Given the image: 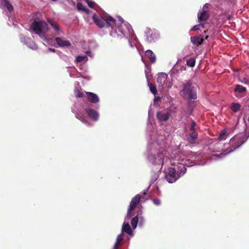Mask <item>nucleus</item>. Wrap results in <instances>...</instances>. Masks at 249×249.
Segmentation results:
<instances>
[{
  "mask_svg": "<svg viewBox=\"0 0 249 249\" xmlns=\"http://www.w3.org/2000/svg\"><path fill=\"white\" fill-rule=\"evenodd\" d=\"M92 19L94 23L100 28H110V35L118 38L126 37L128 39L129 45L131 47L135 46L132 44V41L135 40L137 41V38L134 35L133 31L130 25L127 22H124L123 19L120 16L116 19L113 18L109 16H105L103 17L96 14H94Z\"/></svg>",
  "mask_w": 249,
  "mask_h": 249,
  "instance_id": "f257e3e1",
  "label": "nucleus"
},
{
  "mask_svg": "<svg viewBox=\"0 0 249 249\" xmlns=\"http://www.w3.org/2000/svg\"><path fill=\"white\" fill-rule=\"evenodd\" d=\"M170 157L171 164L174 167L166 170L165 172V178L169 183H172L184 175L186 172V167L190 165L189 164V160L182 158L180 154L175 156L174 158L171 155Z\"/></svg>",
  "mask_w": 249,
  "mask_h": 249,
  "instance_id": "f03ea898",
  "label": "nucleus"
},
{
  "mask_svg": "<svg viewBox=\"0 0 249 249\" xmlns=\"http://www.w3.org/2000/svg\"><path fill=\"white\" fill-rule=\"evenodd\" d=\"M162 143H159L157 141L148 142L147 147L146 158L150 163L157 165V168L161 169L162 165L168 160V157L163 153Z\"/></svg>",
  "mask_w": 249,
  "mask_h": 249,
  "instance_id": "7ed1b4c3",
  "label": "nucleus"
},
{
  "mask_svg": "<svg viewBox=\"0 0 249 249\" xmlns=\"http://www.w3.org/2000/svg\"><path fill=\"white\" fill-rule=\"evenodd\" d=\"M48 22L54 31V33L52 34L49 31L48 24L44 21L35 20L31 26V30L33 32L39 36L43 40L47 41V42H49L50 40V39H48V37L60 35L63 33L62 30L56 22L53 20H49Z\"/></svg>",
  "mask_w": 249,
  "mask_h": 249,
  "instance_id": "20e7f679",
  "label": "nucleus"
},
{
  "mask_svg": "<svg viewBox=\"0 0 249 249\" xmlns=\"http://www.w3.org/2000/svg\"><path fill=\"white\" fill-rule=\"evenodd\" d=\"M247 139H245V135L241 133L236 135L231 138L229 142L225 143L221 149L222 153L220 154L213 155L212 160H217L224 157L228 154L232 152L239 147Z\"/></svg>",
  "mask_w": 249,
  "mask_h": 249,
  "instance_id": "39448f33",
  "label": "nucleus"
},
{
  "mask_svg": "<svg viewBox=\"0 0 249 249\" xmlns=\"http://www.w3.org/2000/svg\"><path fill=\"white\" fill-rule=\"evenodd\" d=\"M157 83L160 90H162L166 88L168 89L171 88L172 82L168 80V75L164 72L159 73L157 75Z\"/></svg>",
  "mask_w": 249,
  "mask_h": 249,
  "instance_id": "423d86ee",
  "label": "nucleus"
},
{
  "mask_svg": "<svg viewBox=\"0 0 249 249\" xmlns=\"http://www.w3.org/2000/svg\"><path fill=\"white\" fill-rule=\"evenodd\" d=\"M181 92L184 98L189 99L196 98V89L195 87H192L189 82H187L183 85Z\"/></svg>",
  "mask_w": 249,
  "mask_h": 249,
  "instance_id": "0eeeda50",
  "label": "nucleus"
},
{
  "mask_svg": "<svg viewBox=\"0 0 249 249\" xmlns=\"http://www.w3.org/2000/svg\"><path fill=\"white\" fill-rule=\"evenodd\" d=\"M140 198L141 196L138 194L132 199L129 205V207L128 209L126 218L130 219L133 215L132 214V211L134 210L137 205L140 202Z\"/></svg>",
  "mask_w": 249,
  "mask_h": 249,
  "instance_id": "6e6552de",
  "label": "nucleus"
},
{
  "mask_svg": "<svg viewBox=\"0 0 249 249\" xmlns=\"http://www.w3.org/2000/svg\"><path fill=\"white\" fill-rule=\"evenodd\" d=\"M146 40L149 42H155L159 38V34L156 31L146 28L145 31Z\"/></svg>",
  "mask_w": 249,
  "mask_h": 249,
  "instance_id": "1a4fd4ad",
  "label": "nucleus"
},
{
  "mask_svg": "<svg viewBox=\"0 0 249 249\" xmlns=\"http://www.w3.org/2000/svg\"><path fill=\"white\" fill-rule=\"evenodd\" d=\"M210 5L206 3L203 7V8L198 13L197 18L199 22L205 21L209 18V14L206 10Z\"/></svg>",
  "mask_w": 249,
  "mask_h": 249,
  "instance_id": "9d476101",
  "label": "nucleus"
},
{
  "mask_svg": "<svg viewBox=\"0 0 249 249\" xmlns=\"http://www.w3.org/2000/svg\"><path fill=\"white\" fill-rule=\"evenodd\" d=\"M20 41L26 44L29 48L35 50L37 49L36 44L32 41L30 39L26 37L24 35H21L20 36Z\"/></svg>",
  "mask_w": 249,
  "mask_h": 249,
  "instance_id": "9b49d317",
  "label": "nucleus"
},
{
  "mask_svg": "<svg viewBox=\"0 0 249 249\" xmlns=\"http://www.w3.org/2000/svg\"><path fill=\"white\" fill-rule=\"evenodd\" d=\"M171 115L168 110H160L157 113V118L160 122L166 121Z\"/></svg>",
  "mask_w": 249,
  "mask_h": 249,
  "instance_id": "f8f14e48",
  "label": "nucleus"
},
{
  "mask_svg": "<svg viewBox=\"0 0 249 249\" xmlns=\"http://www.w3.org/2000/svg\"><path fill=\"white\" fill-rule=\"evenodd\" d=\"M0 8L9 12L13 10V6L7 0H0Z\"/></svg>",
  "mask_w": 249,
  "mask_h": 249,
  "instance_id": "ddd939ff",
  "label": "nucleus"
},
{
  "mask_svg": "<svg viewBox=\"0 0 249 249\" xmlns=\"http://www.w3.org/2000/svg\"><path fill=\"white\" fill-rule=\"evenodd\" d=\"M235 96L237 97H241L244 96L246 92V89L241 85H236L234 89Z\"/></svg>",
  "mask_w": 249,
  "mask_h": 249,
  "instance_id": "4468645a",
  "label": "nucleus"
},
{
  "mask_svg": "<svg viewBox=\"0 0 249 249\" xmlns=\"http://www.w3.org/2000/svg\"><path fill=\"white\" fill-rule=\"evenodd\" d=\"M129 219L126 218V217H125L124 223L122 226V233L124 232L129 235H132V231L129 224Z\"/></svg>",
  "mask_w": 249,
  "mask_h": 249,
  "instance_id": "2eb2a0df",
  "label": "nucleus"
},
{
  "mask_svg": "<svg viewBox=\"0 0 249 249\" xmlns=\"http://www.w3.org/2000/svg\"><path fill=\"white\" fill-rule=\"evenodd\" d=\"M86 55H78L76 58V62H86L88 60V56L92 57V55L91 53L89 51H87L85 52Z\"/></svg>",
  "mask_w": 249,
  "mask_h": 249,
  "instance_id": "dca6fc26",
  "label": "nucleus"
},
{
  "mask_svg": "<svg viewBox=\"0 0 249 249\" xmlns=\"http://www.w3.org/2000/svg\"><path fill=\"white\" fill-rule=\"evenodd\" d=\"M86 94L88 99L90 102L96 104L99 101V98L97 94L90 92H86Z\"/></svg>",
  "mask_w": 249,
  "mask_h": 249,
  "instance_id": "f3484780",
  "label": "nucleus"
},
{
  "mask_svg": "<svg viewBox=\"0 0 249 249\" xmlns=\"http://www.w3.org/2000/svg\"><path fill=\"white\" fill-rule=\"evenodd\" d=\"M55 40L57 45L59 47H68L71 45V43L69 41L63 39L62 38L56 37Z\"/></svg>",
  "mask_w": 249,
  "mask_h": 249,
  "instance_id": "a211bd4d",
  "label": "nucleus"
},
{
  "mask_svg": "<svg viewBox=\"0 0 249 249\" xmlns=\"http://www.w3.org/2000/svg\"><path fill=\"white\" fill-rule=\"evenodd\" d=\"M86 112L88 116L94 121H96L98 120L99 115L98 112L96 111L91 109H88L86 110Z\"/></svg>",
  "mask_w": 249,
  "mask_h": 249,
  "instance_id": "6ab92c4d",
  "label": "nucleus"
},
{
  "mask_svg": "<svg viewBox=\"0 0 249 249\" xmlns=\"http://www.w3.org/2000/svg\"><path fill=\"white\" fill-rule=\"evenodd\" d=\"M124 240L123 233L119 235L117 238L116 241L114 245L113 249H120Z\"/></svg>",
  "mask_w": 249,
  "mask_h": 249,
  "instance_id": "aec40b11",
  "label": "nucleus"
},
{
  "mask_svg": "<svg viewBox=\"0 0 249 249\" xmlns=\"http://www.w3.org/2000/svg\"><path fill=\"white\" fill-rule=\"evenodd\" d=\"M203 41L204 39L201 36H192L191 37V41L194 45H200Z\"/></svg>",
  "mask_w": 249,
  "mask_h": 249,
  "instance_id": "412c9836",
  "label": "nucleus"
},
{
  "mask_svg": "<svg viewBox=\"0 0 249 249\" xmlns=\"http://www.w3.org/2000/svg\"><path fill=\"white\" fill-rule=\"evenodd\" d=\"M145 56L149 59L151 63H154L156 61V56L153 52L148 50L145 52Z\"/></svg>",
  "mask_w": 249,
  "mask_h": 249,
  "instance_id": "4be33fe9",
  "label": "nucleus"
},
{
  "mask_svg": "<svg viewBox=\"0 0 249 249\" xmlns=\"http://www.w3.org/2000/svg\"><path fill=\"white\" fill-rule=\"evenodd\" d=\"M241 105L237 103H232L231 105V109L233 112H237L240 110Z\"/></svg>",
  "mask_w": 249,
  "mask_h": 249,
  "instance_id": "5701e85b",
  "label": "nucleus"
},
{
  "mask_svg": "<svg viewBox=\"0 0 249 249\" xmlns=\"http://www.w3.org/2000/svg\"><path fill=\"white\" fill-rule=\"evenodd\" d=\"M77 8L79 11L85 12L87 15L89 14V10L81 3H78L77 4Z\"/></svg>",
  "mask_w": 249,
  "mask_h": 249,
  "instance_id": "b1692460",
  "label": "nucleus"
},
{
  "mask_svg": "<svg viewBox=\"0 0 249 249\" xmlns=\"http://www.w3.org/2000/svg\"><path fill=\"white\" fill-rule=\"evenodd\" d=\"M229 135V133L228 132V130L227 129H224L219 134V140H225L228 137Z\"/></svg>",
  "mask_w": 249,
  "mask_h": 249,
  "instance_id": "393cba45",
  "label": "nucleus"
},
{
  "mask_svg": "<svg viewBox=\"0 0 249 249\" xmlns=\"http://www.w3.org/2000/svg\"><path fill=\"white\" fill-rule=\"evenodd\" d=\"M138 220L139 219L138 216H135L131 219V224L133 229H135L136 228L138 222Z\"/></svg>",
  "mask_w": 249,
  "mask_h": 249,
  "instance_id": "a878e982",
  "label": "nucleus"
},
{
  "mask_svg": "<svg viewBox=\"0 0 249 249\" xmlns=\"http://www.w3.org/2000/svg\"><path fill=\"white\" fill-rule=\"evenodd\" d=\"M197 137V133L196 132L193 131L192 133L190 135L189 141L193 143Z\"/></svg>",
  "mask_w": 249,
  "mask_h": 249,
  "instance_id": "bb28decb",
  "label": "nucleus"
},
{
  "mask_svg": "<svg viewBox=\"0 0 249 249\" xmlns=\"http://www.w3.org/2000/svg\"><path fill=\"white\" fill-rule=\"evenodd\" d=\"M76 118L77 119H79L80 120H81L84 123H85L87 124H89L88 123V122L87 121V118L84 117L82 114H81V113L77 114L76 115Z\"/></svg>",
  "mask_w": 249,
  "mask_h": 249,
  "instance_id": "cd10ccee",
  "label": "nucleus"
},
{
  "mask_svg": "<svg viewBox=\"0 0 249 249\" xmlns=\"http://www.w3.org/2000/svg\"><path fill=\"white\" fill-rule=\"evenodd\" d=\"M196 60L194 58H191L187 61V65L191 67L195 66Z\"/></svg>",
  "mask_w": 249,
  "mask_h": 249,
  "instance_id": "c85d7f7f",
  "label": "nucleus"
},
{
  "mask_svg": "<svg viewBox=\"0 0 249 249\" xmlns=\"http://www.w3.org/2000/svg\"><path fill=\"white\" fill-rule=\"evenodd\" d=\"M148 86L149 87V89L150 90V91L154 94L156 95L157 93V88L155 86H154L152 84H148Z\"/></svg>",
  "mask_w": 249,
  "mask_h": 249,
  "instance_id": "c756f323",
  "label": "nucleus"
},
{
  "mask_svg": "<svg viewBox=\"0 0 249 249\" xmlns=\"http://www.w3.org/2000/svg\"><path fill=\"white\" fill-rule=\"evenodd\" d=\"M204 28V24L202 23H200L198 25H196L194 26L192 29V31H196L198 30H199L200 28Z\"/></svg>",
  "mask_w": 249,
  "mask_h": 249,
  "instance_id": "7c9ffc66",
  "label": "nucleus"
},
{
  "mask_svg": "<svg viewBox=\"0 0 249 249\" xmlns=\"http://www.w3.org/2000/svg\"><path fill=\"white\" fill-rule=\"evenodd\" d=\"M160 173V170L159 169V171L156 173L152 177L151 180L153 182L157 180L158 178H159V174Z\"/></svg>",
  "mask_w": 249,
  "mask_h": 249,
  "instance_id": "2f4dec72",
  "label": "nucleus"
},
{
  "mask_svg": "<svg viewBox=\"0 0 249 249\" xmlns=\"http://www.w3.org/2000/svg\"><path fill=\"white\" fill-rule=\"evenodd\" d=\"M74 93L76 97L80 98L83 96L82 93L77 89H75Z\"/></svg>",
  "mask_w": 249,
  "mask_h": 249,
  "instance_id": "473e14b6",
  "label": "nucleus"
},
{
  "mask_svg": "<svg viewBox=\"0 0 249 249\" xmlns=\"http://www.w3.org/2000/svg\"><path fill=\"white\" fill-rule=\"evenodd\" d=\"M88 6L91 8L92 7H94V6L95 5L96 3H95V2L93 1H91V0H87L86 1Z\"/></svg>",
  "mask_w": 249,
  "mask_h": 249,
  "instance_id": "72a5a7b5",
  "label": "nucleus"
},
{
  "mask_svg": "<svg viewBox=\"0 0 249 249\" xmlns=\"http://www.w3.org/2000/svg\"><path fill=\"white\" fill-rule=\"evenodd\" d=\"M153 203L156 206H159L160 204V200L159 199L155 198L152 200Z\"/></svg>",
  "mask_w": 249,
  "mask_h": 249,
  "instance_id": "f704fd0d",
  "label": "nucleus"
},
{
  "mask_svg": "<svg viewBox=\"0 0 249 249\" xmlns=\"http://www.w3.org/2000/svg\"><path fill=\"white\" fill-rule=\"evenodd\" d=\"M196 125V123L194 121H192L191 123V126L190 128L191 131H194L195 130Z\"/></svg>",
  "mask_w": 249,
  "mask_h": 249,
  "instance_id": "c9c22d12",
  "label": "nucleus"
},
{
  "mask_svg": "<svg viewBox=\"0 0 249 249\" xmlns=\"http://www.w3.org/2000/svg\"><path fill=\"white\" fill-rule=\"evenodd\" d=\"M48 51L52 52H55V50L54 49L49 48L48 49Z\"/></svg>",
  "mask_w": 249,
  "mask_h": 249,
  "instance_id": "e433bc0d",
  "label": "nucleus"
},
{
  "mask_svg": "<svg viewBox=\"0 0 249 249\" xmlns=\"http://www.w3.org/2000/svg\"><path fill=\"white\" fill-rule=\"evenodd\" d=\"M139 53H140V54L141 55V57H142V62H143V63H145V62H144V59H143V58L142 56V54H141V53H140V52H139Z\"/></svg>",
  "mask_w": 249,
  "mask_h": 249,
  "instance_id": "4c0bfd02",
  "label": "nucleus"
},
{
  "mask_svg": "<svg viewBox=\"0 0 249 249\" xmlns=\"http://www.w3.org/2000/svg\"><path fill=\"white\" fill-rule=\"evenodd\" d=\"M141 219L142 220V221H144V219H143V217H141Z\"/></svg>",
  "mask_w": 249,
  "mask_h": 249,
  "instance_id": "58836bf2",
  "label": "nucleus"
},
{
  "mask_svg": "<svg viewBox=\"0 0 249 249\" xmlns=\"http://www.w3.org/2000/svg\"><path fill=\"white\" fill-rule=\"evenodd\" d=\"M145 75H146V77H147V75L146 72H145Z\"/></svg>",
  "mask_w": 249,
  "mask_h": 249,
  "instance_id": "ea45409f",
  "label": "nucleus"
},
{
  "mask_svg": "<svg viewBox=\"0 0 249 249\" xmlns=\"http://www.w3.org/2000/svg\"><path fill=\"white\" fill-rule=\"evenodd\" d=\"M207 38H208V36H206L205 39H207Z\"/></svg>",
  "mask_w": 249,
  "mask_h": 249,
  "instance_id": "a19ab883",
  "label": "nucleus"
},
{
  "mask_svg": "<svg viewBox=\"0 0 249 249\" xmlns=\"http://www.w3.org/2000/svg\"><path fill=\"white\" fill-rule=\"evenodd\" d=\"M72 4H73V5H74V4H75L74 2H72Z\"/></svg>",
  "mask_w": 249,
  "mask_h": 249,
  "instance_id": "79ce46f5",
  "label": "nucleus"
},
{
  "mask_svg": "<svg viewBox=\"0 0 249 249\" xmlns=\"http://www.w3.org/2000/svg\"><path fill=\"white\" fill-rule=\"evenodd\" d=\"M70 75H71V77H73V76L71 74Z\"/></svg>",
  "mask_w": 249,
  "mask_h": 249,
  "instance_id": "37998d69",
  "label": "nucleus"
}]
</instances>
